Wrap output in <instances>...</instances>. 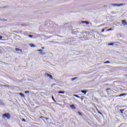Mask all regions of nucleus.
<instances>
[{
  "label": "nucleus",
  "instance_id": "nucleus-1",
  "mask_svg": "<svg viewBox=\"0 0 127 127\" xmlns=\"http://www.w3.org/2000/svg\"><path fill=\"white\" fill-rule=\"evenodd\" d=\"M11 116H10V114L9 113H5L2 115V118L3 119H7V120H9Z\"/></svg>",
  "mask_w": 127,
  "mask_h": 127
},
{
  "label": "nucleus",
  "instance_id": "nucleus-2",
  "mask_svg": "<svg viewBox=\"0 0 127 127\" xmlns=\"http://www.w3.org/2000/svg\"><path fill=\"white\" fill-rule=\"evenodd\" d=\"M45 76H47V77H49V78H50V79H53V77L52 76V75L48 73H46Z\"/></svg>",
  "mask_w": 127,
  "mask_h": 127
},
{
  "label": "nucleus",
  "instance_id": "nucleus-3",
  "mask_svg": "<svg viewBox=\"0 0 127 127\" xmlns=\"http://www.w3.org/2000/svg\"><path fill=\"white\" fill-rule=\"evenodd\" d=\"M37 51L40 52V53L42 55H45V53L43 52V50H38Z\"/></svg>",
  "mask_w": 127,
  "mask_h": 127
},
{
  "label": "nucleus",
  "instance_id": "nucleus-4",
  "mask_svg": "<svg viewBox=\"0 0 127 127\" xmlns=\"http://www.w3.org/2000/svg\"><path fill=\"white\" fill-rule=\"evenodd\" d=\"M70 107L71 108V109H72V110H75L76 109V107H75V105L74 104L71 105H70Z\"/></svg>",
  "mask_w": 127,
  "mask_h": 127
},
{
  "label": "nucleus",
  "instance_id": "nucleus-5",
  "mask_svg": "<svg viewBox=\"0 0 127 127\" xmlns=\"http://www.w3.org/2000/svg\"><path fill=\"white\" fill-rule=\"evenodd\" d=\"M122 24H123V25H127V21H126V20H122Z\"/></svg>",
  "mask_w": 127,
  "mask_h": 127
},
{
  "label": "nucleus",
  "instance_id": "nucleus-6",
  "mask_svg": "<svg viewBox=\"0 0 127 127\" xmlns=\"http://www.w3.org/2000/svg\"><path fill=\"white\" fill-rule=\"evenodd\" d=\"M114 5L116 6H122V5H124V4H114Z\"/></svg>",
  "mask_w": 127,
  "mask_h": 127
},
{
  "label": "nucleus",
  "instance_id": "nucleus-7",
  "mask_svg": "<svg viewBox=\"0 0 127 127\" xmlns=\"http://www.w3.org/2000/svg\"><path fill=\"white\" fill-rule=\"evenodd\" d=\"M82 23H85V24H87V25H88V24H89V22L87 21H82Z\"/></svg>",
  "mask_w": 127,
  "mask_h": 127
},
{
  "label": "nucleus",
  "instance_id": "nucleus-8",
  "mask_svg": "<svg viewBox=\"0 0 127 127\" xmlns=\"http://www.w3.org/2000/svg\"><path fill=\"white\" fill-rule=\"evenodd\" d=\"M1 87H4V88H9V85H1Z\"/></svg>",
  "mask_w": 127,
  "mask_h": 127
},
{
  "label": "nucleus",
  "instance_id": "nucleus-9",
  "mask_svg": "<svg viewBox=\"0 0 127 127\" xmlns=\"http://www.w3.org/2000/svg\"><path fill=\"white\" fill-rule=\"evenodd\" d=\"M81 93H83V94H84L85 95V94H87V92H88V91H87V90H81Z\"/></svg>",
  "mask_w": 127,
  "mask_h": 127
},
{
  "label": "nucleus",
  "instance_id": "nucleus-10",
  "mask_svg": "<svg viewBox=\"0 0 127 127\" xmlns=\"http://www.w3.org/2000/svg\"><path fill=\"white\" fill-rule=\"evenodd\" d=\"M19 95H20V96H21L23 98H25V96L24 95V94L23 93H19Z\"/></svg>",
  "mask_w": 127,
  "mask_h": 127
},
{
  "label": "nucleus",
  "instance_id": "nucleus-11",
  "mask_svg": "<svg viewBox=\"0 0 127 127\" xmlns=\"http://www.w3.org/2000/svg\"><path fill=\"white\" fill-rule=\"evenodd\" d=\"M123 96H127V93L120 94L118 97H123Z\"/></svg>",
  "mask_w": 127,
  "mask_h": 127
},
{
  "label": "nucleus",
  "instance_id": "nucleus-12",
  "mask_svg": "<svg viewBox=\"0 0 127 127\" xmlns=\"http://www.w3.org/2000/svg\"><path fill=\"white\" fill-rule=\"evenodd\" d=\"M15 51L16 52H17V51H20L21 52H22V50H21V49H19L17 48H15Z\"/></svg>",
  "mask_w": 127,
  "mask_h": 127
},
{
  "label": "nucleus",
  "instance_id": "nucleus-13",
  "mask_svg": "<svg viewBox=\"0 0 127 127\" xmlns=\"http://www.w3.org/2000/svg\"><path fill=\"white\" fill-rule=\"evenodd\" d=\"M29 46H30V47H36V46L34 45V44H30Z\"/></svg>",
  "mask_w": 127,
  "mask_h": 127
},
{
  "label": "nucleus",
  "instance_id": "nucleus-14",
  "mask_svg": "<svg viewBox=\"0 0 127 127\" xmlns=\"http://www.w3.org/2000/svg\"><path fill=\"white\" fill-rule=\"evenodd\" d=\"M58 94H65V91H59Z\"/></svg>",
  "mask_w": 127,
  "mask_h": 127
},
{
  "label": "nucleus",
  "instance_id": "nucleus-15",
  "mask_svg": "<svg viewBox=\"0 0 127 127\" xmlns=\"http://www.w3.org/2000/svg\"><path fill=\"white\" fill-rule=\"evenodd\" d=\"M124 111H125V109H121L120 110V112L121 113V114H123Z\"/></svg>",
  "mask_w": 127,
  "mask_h": 127
},
{
  "label": "nucleus",
  "instance_id": "nucleus-16",
  "mask_svg": "<svg viewBox=\"0 0 127 127\" xmlns=\"http://www.w3.org/2000/svg\"><path fill=\"white\" fill-rule=\"evenodd\" d=\"M52 98L53 100L54 101V102H55V103H56V101L55 100V99H54V97L53 96L52 97Z\"/></svg>",
  "mask_w": 127,
  "mask_h": 127
},
{
  "label": "nucleus",
  "instance_id": "nucleus-17",
  "mask_svg": "<svg viewBox=\"0 0 127 127\" xmlns=\"http://www.w3.org/2000/svg\"><path fill=\"white\" fill-rule=\"evenodd\" d=\"M109 63H110V61H107L104 63V64H108Z\"/></svg>",
  "mask_w": 127,
  "mask_h": 127
},
{
  "label": "nucleus",
  "instance_id": "nucleus-18",
  "mask_svg": "<svg viewBox=\"0 0 127 127\" xmlns=\"http://www.w3.org/2000/svg\"><path fill=\"white\" fill-rule=\"evenodd\" d=\"M78 78V77H74V78H72V79H71V80H72V81H74V80H76V79H77Z\"/></svg>",
  "mask_w": 127,
  "mask_h": 127
},
{
  "label": "nucleus",
  "instance_id": "nucleus-19",
  "mask_svg": "<svg viewBox=\"0 0 127 127\" xmlns=\"http://www.w3.org/2000/svg\"><path fill=\"white\" fill-rule=\"evenodd\" d=\"M73 96H74V97H76V98H80V96H78V95H73Z\"/></svg>",
  "mask_w": 127,
  "mask_h": 127
},
{
  "label": "nucleus",
  "instance_id": "nucleus-20",
  "mask_svg": "<svg viewBox=\"0 0 127 127\" xmlns=\"http://www.w3.org/2000/svg\"><path fill=\"white\" fill-rule=\"evenodd\" d=\"M97 112H98V114H100V115H103V114H102V113L101 112L99 111L98 110H97Z\"/></svg>",
  "mask_w": 127,
  "mask_h": 127
},
{
  "label": "nucleus",
  "instance_id": "nucleus-21",
  "mask_svg": "<svg viewBox=\"0 0 127 127\" xmlns=\"http://www.w3.org/2000/svg\"><path fill=\"white\" fill-rule=\"evenodd\" d=\"M22 122H24V123H25L26 122V120H25V119H22Z\"/></svg>",
  "mask_w": 127,
  "mask_h": 127
},
{
  "label": "nucleus",
  "instance_id": "nucleus-22",
  "mask_svg": "<svg viewBox=\"0 0 127 127\" xmlns=\"http://www.w3.org/2000/svg\"><path fill=\"white\" fill-rule=\"evenodd\" d=\"M111 30H113V29H112V28L109 29L107 30V31H111Z\"/></svg>",
  "mask_w": 127,
  "mask_h": 127
},
{
  "label": "nucleus",
  "instance_id": "nucleus-23",
  "mask_svg": "<svg viewBox=\"0 0 127 127\" xmlns=\"http://www.w3.org/2000/svg\"><path fill=\"white\" fill-rule=\"evenodd\" d=\"M25 94H29V91H25Z\"/></svg>",
  "mask_w": 127,
  "mask_h": 127
},
{
  "label": "nucleus",
  "instance_id": "nucleus-24",
  "mask_svg": "<svg viewBox=\"0 0 127 127\" xmlns=\"http://www.w3.org/2000/svg\"><path fill=\"white\" fill-rule=\"evenodd\" d=\"M78 114L79 115V116H82V113H81V112H78Z\"/></svg>",
  "mask_w": 127,
  "mask_h": 127
},
{
  "label": "nucleus",
  "instance_id": "nucleus-25",
  "mask_svg": "<svg viewBox=\"0 0 127 127\" xmlns=\"http://www.w3.org/2000/svg\"><path fill=\"white\" fill-rule=\"evenodd\" d=\"M108 45H109V46H113V45H114V43L109 44Z\"/></svg>",
  "mask_w": 127,
  "mask_h": 127
},
{
  "label": "nucleus",
  "instance_id": "nucleus-26",
  "mask_svg": "<svg viewBox=\"0 0 127 127\" xmlns=\"http://www.w3.org/2000/svg\"><path fill=\"white\" fill-rule=\"evenodd\" d=\"M29 37H33V36L31 35H29Z\"/></svg>",
  "mask_w": 127,
  "mask_h": 127
},
{
  "label": "nucleus",
  "instance_id": "nucleus-27",
  "mask_svg": "<svg viewBox=\"0 0 127 127\" xmlns=\"http://www.w3.org/2000/svg\"><path fill=\"white\" fill-rule=\"evenodd\" d=\"M111 90V88H107V89H106V91H109V90Z\"/></svg>",
  "mask_w": 127,
  "mask_h": 127
},
{
  "label": "nucleus",
  "instance_id": "nucleus-28",
  "mask_svg": "<svg viewBox=\"0 0 127 127\" xmlns=\"http://www.w3.org/2000/svg\"><path fill=\"white\" fill-rule=\"evenodd\" d=\"M105 31V29H102V30L101 31V32H104Z\"/></svg>",
  "mask_w": 127,
  "mask_h": 127
},
{
  "label": "nucleus",
  "instance_id": "nucleus-29",
  "mask_svg": "<svg viewBox=\"0 0 127 127\" xmlns=\"http://www.w3.org/2000/svg\"><path fill=\"white\" fill-rule=\"evenodd\" d=\"M56 85V84H53L52 85V87H53V86H54V85Z\"/></svg>",
  "mask_w": 127,
  "mask_h": 127
},
{
  "label": "nucleus",
  "instance_id": "nucleus-30",
  "mask_svg": "<svg viewBox=\"0 0 127 127\" xmlns=\"http://www.w3.org/2000/svg\"><path fill=\"white\" fill-rule=\"evenodd\" d=\"M1 38H2V36H0V40L1 39Z\"/></svg>",
  "mask_w": 127,
  "mask_h": 127
},
{
  "label": "nucleus",
  "instance_id": "nucleus-31",
  "mask_svg": "<svg viewBox=\"0 0 127 127\" xmlns=\"http://www.w3.org/2000/svg\"><path fill=\"white\" fill-rule=\"evenodd\" d=\"M81 101H83V100H84V99L83 98V97H82V98H81Z\"/></svg>",
  "mask_w": 127,
  "mask_h": 127
},
{
  "label": "nucleus",
  "instance_id": "nucleus-32",
  "mask_svg": "<svg viewBox=\"0 0 127 127\" xmlns=\"http://www.w3.org/2000/svg\"><path fill=\"white\" fill-rule=\"evenodd\" d=\"M42 49H44V47H42Z\"/></svg>",
  "mask_w": 127,
  "mask_h": 127
},
{
  "label": "nucleus",
  "instance_id": "nucleus-33",
  "mask_svg": "<svg viewBox=\"0 0 127 127\" xmlns=\"http://www.w3.org/2000/svg\"><path fill=\"white\" fill-rule=\"evenodd\" d=\"M46 120H48V118H45Z\"/></svg>",
  "mask_w": 127,
  "mask_h": 127
},
{
  "label": "nucleus",
  "instance_id": "nucleus-34",
  "mask_svg": "<svg viewBox=\"0 0 127 127\" xmlns=\"http://www.w3.org/2000/svg\"><path fill=\"white\" fill-rule=\"evenodd\" d=\"M107 28H108V27L105 28V29H107Z\"/></svg>",
  "mask_w": 127,
  "mask_h": 127
},
{
  "label": "nucleus",
  "instance_id": "nucleus-35",
  "mask_svg": "<svg viewBox=\"0 0 127 127\" xmlns=\"http://www.w3.org/2000/svg\"><path fill=\"white\" fill-rule=\"evenodd\" d=\"M126 77H127V74L126 75Z\"/></svg>",
  "mask_w": 127,
  "mask_h": 127
}]
</instances>
